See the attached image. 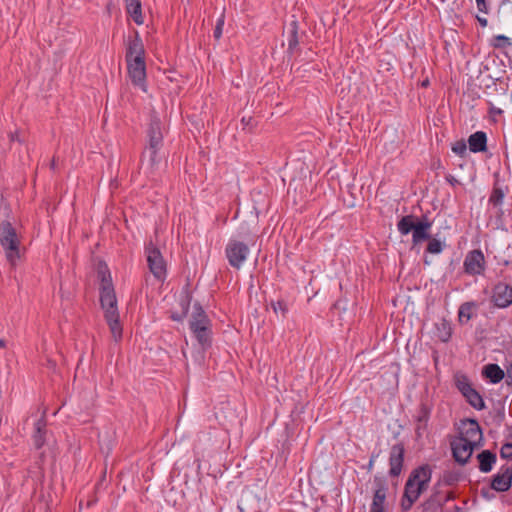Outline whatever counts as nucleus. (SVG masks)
Listing matches in <instances>:
<instances>
[{"label": "nucleus", "mask_w": 512, "mask_h": 512, "mask_svg": "<svg viewBox=\"0 0 512 512\" xmlns=\"http://www.w3.org/2000/svg\"><path fill=\"white\" fill-rule=\"evenodd\" d=\"M415 217L412 215H407L402 217L399 222L397 223V228L400 234L407 235L410 232L413 233L414 228L416 226Z\"/></svg>", "instance_id": "obj_24"}, {"label": "nucleus", "mask_w": 512, "mask_h": 512, "mask_svg": "<svg viewBox=\"0 0 512 512\" xmlns=\"http://www.w3.org/2000/svg\"><path fill=\"white\" fill-rule=\"evenodd\" d=\"M249 254L250 248L248 244L238 238L231 237L225 246V256L229 265L234 269H241Z\"/></svg>", "instance_id": "obj_8"}, {"label": "nucleus", "mask_w": 512, "mask_h": 512, "mask_svg": "<svg viewBox=\"0 0 512 512\" xmlns=\"http://www.w3.org/2000/svg\"><path fill=\"white\" fill-rule=\"evenodd\" d=\"M405 449L403 444L397 443L390 449L389 454V475L391 477H397L401 474L404 462Z\"/></svg>", "instance_id": "obj_15"}, {"label": "nucleus", "mask_w": 512, "mask_h": 512, "mask_svg": "<svg viewBox=\"0 0 512 512\" xmlns=\"http://www.w3.org/2000/svg\"><path fill=\"white\" fill-rule=\"evenodd\" d=\"M463 268L464 272L470 276L483 275L486 268L483 252L479 249L469 251L465 256Z\"/></svg>", "instance_id": "obj_10"}, {"label": "nucleus", "mask_w": 512, "mask_h": 512, "mask_svg": "<svg viewBox=\"0 0 512 512\" xmlns=\"http://www.w3.org/2000/svg\"><path fill=\"white\" fill-rule=\"evenodd\" d=\"M452 151H453L456 155H459V156L463 157V156L466 154V151H467V145H466V142H465L464 140L456 141V142L452 145Z\"/></svg>", "instance_id": "obj_30"}, {"label": "nucleus", "mask_w": 512, "mask_h": 512, "mask_svg": "<svg viewBox=\"0 0 512 512\" xmlns=\"http://www.w3.org/2000/svg\"><path fill=\"white\" fill-rule=\"evenodd\" d=\"M0 244L6 252V257L11 265H15L19 259V240L14 227L9 222H4L0 227Z\"/></svg>", "instance_id": "obj_6"}, {"label": "nucleus", "mask_w": 512, "mask_h": 512, "mask_svg": "<svg viewBox=\"0 0 512 512\" xmlns=\"http://www.w3.org/2000/svg\"><path fill=\"white\" fill-rule=\"evenodd\" d=\"M490 45L495 49H503L508 46H511V40L509 37L505 35H496L490 40Z\"/></svg>", "instance_id": "obj_29"}, {"label": "nucleus", "mask_w": 512, "mask_h": 512, "mask_svg": "<svg viewBox=\"0 0 512 512\" xmlns=\"http://www.w3.org/2000/svg\"><path fill=\"white\" fill-rule=\"evenodd\" d=\"M454 383L458 391L474 409L481 411L486 408L483 397L473 387L469 378L465 374L456 373L454 376Z\"/></svg>", "instance_id": "obj_7"}, {"label": "nucleus", "mask_w": 512, "mask_h": 512, "mask_svg": "<svg viewBox=\"0 0 512 512\" xmlns=\"http://www.w3.org/2000/svg\"><path fill=\"white\" fill-rule=\"evenodd\" d=\"M99 280V294L101 307L104 310L105 319L115 341L122 337V327L119 322L117 299L112 283L111 274L106 264L100 263L97 268Z\"/></svg>", "instance_id": "obj_1"}, {"label": "nucleus", "mask_w": 512, "mask_h": 512, "mask_svg": "<svg viewBox=\"0 0 512 512\" xmlns=\"http://www.w3.org/2000/svg\"><path fill=\"white\" fill-rule=\"evenodd\" d=\"M272 309L276 314L280 312L283 317H285L288 312V306H287L286 302L283 300H278L277 302H273Z\"/></svg>", "instance_id": "obj_31"}, {"label": "nucleus", "mask_w": 512, "mask_h": 512, "mask_svg": "<svg viewBox=\"0 0 512 512\" xmlns=\"http://www.w3.org/2000/svg\"><path fill=\"white\" fill-rule=\"evenodd\" d=\"M478 307V304L474 301H467L460 305L458 309V320L461 324L468 323L473 316L475 315V311Z\"/></svg>", "instance_id": "obj_21"}, {"label": "nucleus", "mask_w": 512, "mask_h": 512, "mask_svg": "<svg viewBox=\"0 0 512 512\" xmlns=\"http://www.w3.org/2000/svg\"><path fill=\"white\" fill-rule=\"evenodd\" d=\"M125 60L128 62V51L125 54Z\"/></svg>", "instance_id": "obj_43"}, {"label": "nucleus", "mask_w": 512, "mask_h": 512, "mask_svg": "<svg viewBox=\"0 0 512 512\" xmlns=\"http://www.w3.org/2000/svg\"><path fill=\"white\" fill-rule=\"evenodd\" d=\"M483 375L493 384L501 382L504 378L506 379V372H504L498 364H488L484 366Z\"/></svg>", "instance_id": "obj_22"}, {"label": "nucleus", "mask_w": 512, "mask_h": 512, "mask_svg": "<svg viewBox=\"0 0 512 512\" xmlns=\"http://www.w3.org/2000/svg\"><path fill=\"white\" fill-rule=\"evenodd\" d=\"M428 85H429V80H428V79H426V80H424V81L422 82V86H423V87H427Z\"/></svg>", "instance_id": "obj_41"}, {"label": "nucleus", "mask_w": 512, "mask_h": 512, "mask_svg": "<svg viewBox=\"0 0 512 512\" xmlns=\"http://www.w3.org/2000/svg\"><path fill=\"white\" fill-rule=\"evenodd\" d=\"M446 181L450 183L452 186H456L459 184V181L451 174L446 176Z\"/></svg>", "instance_id": "obj_37"}, {"label": "nucleus", "mask_w": 512, "mask_h": 512, "mask_svg": "<svg viewBox=\"0 0 512 512\" xmlns=\"http://www.w3.org/2000/svg\"><path fill=\"white\" fill-rule=\"evenodd\" d=\"M148 146L145 154L149 156L151 164H156L160 161L159 151L163 146V132L161 121L154 117L151 119L148 130Z\"/></svg>", "instance_id": "obj_5"}, {"label": "nucleus", "mask_w": 512, "mask_h": 512, "mask_svg": "<svg viewBox=\"0 0 512 512\" xmlns=\"http://www.w3.org/2000/svg\"><path fill=\"white\" fill-rule=\"evenodd\" d=\"M476 19L482 27H486L488 25V20L485 17L476 16Z\"/></svg>", "instance_id": "obj_38"}, {"label": "nucleus", "mask_w": 512, "mask_h": 512, "mask_svg": "<svg viewBox=\"0 0 512 512\" xmlns=\"http://www.w3.org/2000/svg\"><path fill=\"white\" fill-rule=\"evenodd\" d=\"M490 300L496 308L509 307L512 305V286L502 281L496 283L492 287Z\"/></svg>", "instance_id": "obj_11"}, {"label": "nucleus", "mask_w": 512, "mask_h": 512, "mask_svg": "<svg viewBox=\"0 0 512 512\" xmlns=\"http://www.w3.org/2000/svg\"><path fill=\"white\" fill-rule=\"evenodd\" d=\"M476 445L463 438L456 437L451 441V449L455 461L459 464H465L470 459Z\"/></svg>", "instance_id": "obj_12"}, {"label": "nucleus", "mask_w": 512, "mask_h": 512, "mask_svg": "<svg viewBox=\"0 0 512 512\" xmlns=\"http://www.w3.org/2000/svg\"><path fill=\"white\" fill-rule=\"evenodd\" d=\"M5 347V341L4 340H0V348H3Z\"/></svg>", "instance_id": "obj_42"}, {"label": "nucleus", "mask_w": 512, "mask_h": 512, "mask_svg": "<svg viewBox=\"0 0 512 512\" xmlns=\"http://www.w3.org/2000/svg\"><path fill=\"white\" fill-rule=\"evenodd\" d=\"M242 237H246L247 236V233H242L241 235Z\"/></svg>", "instance_id": "obj_44"}, {"label": "nucleus", "mask_w": 512, "mask_h": 512, "mask_svg": "<svg viewBox=\"0 0 512 512\" xmlns=\"http://www.w3.org/2000/svg\"><path fill=\"white\" fill-rule=\"evenodd\" d=\"M432 227V221L428 218L417 220L416 226L412 233V245L413 247L421 244L424 241H428L431 238L430 230Z\"/></svg>", "instance_id": "obj_17"}, {"label": "nucleus", "mask_w": 512, "mask_h": 512, "mask_svg": "<svg viewBox=\"0 0 512 512\" xmlns=\"http://www.w3.org/2000/svg\"><path fill=\"white\" fill-rule=\"evenodd\" d=\"M459 438L478 446L482 441L483 434L480 425L475 419H467L462 422Z\"/></svg>", "instance_id": "obj_13"}, {"label": "nucleus", "mask_w": 512, "mask_h": 512, "mask_svg": "<svg viewBox=\"0 0 512 512\" xmlns=\"http://www.w3.org/2000/svg\"><path fill=\"white\" fill-rule=\"evenodd\" d=\"M477 459L479 462V470L482 473H488L493 469L497 457L496 454L491 452L490 450H483L477 455Z\"/></svg>", "instance_id": "obj_20"}, {"label": "nucleus", "mask_w": 512, "mask_h": 512, "mask_svg": "<svg viewBox=\"0 0 512 512\" xmlns=\"http://www.w3.org/2000/svg\"><path fill=\"white\" fill-rule=\"evenodd\" d=\"M189 328L202 348L211 346V321L199 304L194 305V311L189 321Z\"/></svg>", "instance_id": "obj_4"}, {"label": "nucleus", "mask_w": 512, "mask_h": 512, "mask_svg": "<svg viewBox=\"0 0 512 512\" xmlns=\"http://www.w3.org/2000/svg\"><path fill=\"white\" fill-rule=\"evenodd\" d=\"M512 485V473L509 467H502L500 472L492 477L490 487L497 492H506Z\"/></svg>", "instance_id": "obj_16"}, {"label": "nucleus", "mask_w": 512, "mask_h": 512, "mask_svg": "<svg viewBox=\"0 0 512 512\" xmlns=\"http://www.w3.org/2000/svg\"><path fill=\"white\" fill-rule=\"evenodd\" d=\"M445 247V243L437 238H430L426 247V252L430 254H440Z\"/></svg>", "instance_id": "obj_28"}, {"label": "nucleus", "mask_w": 512, "mask_h": 512, "mask_svg": "<svg viewBox=\"0 0 512 512\" xmlns=\"http://www.w3.org/2000/svg\"><path fill=\"white\" fill-rule=\"evenodd\" d=\"M431 413V408L426 403H421L417 410L416 421L418 423V429L426 427Z\"/></svg>", "instance_id": "obj_25"}, {"label": "nucleus", "mask_w": 512, "mask_h": 512, "mask_svg": "<svg viewBox=\"0 0 512 512\" xmlns=\"http://www.w3.org/2000/svg\"><path fill=\"white\" fill-rule=\"evenodd\" d=\"M374 495L372 499V503L370 506V511H382L385 512V500H386V491L387 486L385 480L380 476L374 477Z\"/></svg>", "instance_id": "obj_14"}, {"label": "nucleus", "mask_w": 512, "mask_h": 512, "mask_svg": "<svg viewBox=\"0 0 512 512\" xmlns=\"http://www.w3.org/2000/svg\"><path fill=\"white\" fill-rule=\"evenodd\" d=\"M146 255L150 272L157 280L164 281L167 276V269L160 250L150 242L146 246Z\"/></svg>", "instance_id": "obj_9"}, {"label": "nucleus", "mask_w": 512, "mask_h": 512, "mask_svg": "<svg viewBox=\"0 0 512 512\" xmlns=\"http://www.w3.org/2000/svg\"><path fill=\"white\" fill-rule=\"evenodd\" d=\"M432 469L429 465H422L413 470L405 484L401 507L408 511L418 500L423 491L428 488L431 480Z\"/></svg>", "instance_id": "obj_2"}, {"label": "nucleus", "mask_w": 512, "mask_h": 512, "mask_svg": "<svg viewBox=\"0 0 512 512\" xmlns=\"http://www.w3.org/2000/svg\"><path fill=\"white\" fill-rule=\"evenodd\" d=\"M500 457L503 459L512 458V443H505L500 449Z\"/></svg>", "instance_id": "obj_33"}, {"label": "nucleus", "mask_w": 512, "mask_h": 512, "mask_svg": "<svg viewBox=\"0 0 512 512\" xmlns=\"http://www.w3.org/2000/svg\"><path fill=\"white\" fill-rule=\"evenodd\" d=\"M130 80L135 88L144 93L148 92L145 50L137 32L136 39L130 42Z\"/></svg>", "instance_id": "obj_3"}, {"label": "nucleus", "mask_w": 512, "mask_h": 512, "mask_svg": "<svg viewBox=\"0 0 512 512\" xmlns=\"http://www.w3.org/2000/svg\"><path fill=\"white\" fill-rule=\"evenodd\" d=\"M506 384L512 386V363L506 368Z\"/></svg>", "instance_id": "obj_36"}, {"label": "nucleus", "mask_w": 512, "mask_h": 512, "mask_svg": "<svg viewBox=\"0 0 512 512\" xmlns=\"http://www.w3.org/2000/svg\"><path fill=\"white\" fill-rule=\"evenodd\" d=\"M436 328L437 336L441 341L447 342L451 338L452 328L447 320L442 319L441 322L436 325Z\"/></svg>", "instance_id": "obj_26"}, {"label": "nucleus", "mask_w": 512, "mask_h": 512, "mask_svg": "<svg viewBox=\"0 0 512 512\" xmlns=\"http://www.w3.org/2000/svg\"><path fill=\"white\" fill-rule=\"evenodd\" d=\"M469 149L473 153L485 152L487 150V136L483 131H477L468 138Z\"/></svg>", "instance_id": "obj_19"}, {"label": "nucleus", "mask_w": 512, "mask_h": 512, "mask_svg": "<svg viewBox=\"0 0 512 512\" xmlns=\"http://www.w3.org/2000/svg\"><path fill=\"white\" fill-rule=\"evenodd\" d=\"M297 45H298V36H297L296 27H294L293 30L291 31L289 38H288V49L292 50Z\"/></svg>", "instance_id": "obj_34"}, {"label": "nucleus", "mask_w": 512, "mask_h": 512, "mask_svg": "<svg viewBox=\"0 0 512 512\" xmlns=\"http://www.w3.org/2000/svg\"><path fill=\"white\" fill-rule=\"evenodd\" d=\"M490 113L492 115H501L503 113V111L500 108L492 107L490 109Z\"/></svg>", "instance_id": "obj_39"}, {"label": "nucleus", "mask_w": 512, "mask_h": 512, "mask_svg": "<svg viewBox=\"0 0 512 512\" xmlns=\"http://www.w3.org/2000/svg\"><path fill=\"white\" fill-rule=\"evenodd\" d=\"M505 197V191L504 189L499 186L498 184H495L490 197L488 199V205L491 206L495 210V214L497 216H501L502 211V205Z\"/></svg>", "instance_id": "obj_18"}, {"label": "nucleus", "mask_w": 512, "mask_h": 512, "mask_svg": "<svg viewBox=\"0 0 512 512\" xmlns=\"http://www.w3.org/2000/svg\"><path fill=\"white\" fill-rule=\"evenodd\" d=\"M130 18H132L137 25L144 24L145 15L140 0H130Z\"/></svg>", "instance_id": "obj_23"}, {"label": "nucleus", "mask_w": 512, "mask_h": 512, "mask_svg": "<svg viewBox=\"0 0 512 512\" xmlns=\"http://www.w3.org/2000/svg\"><path fill=\"white\" fill-rule=\"evenodd\" d=\"M223 26H224V16H221L216 23V26L213 31V36L215 39H220L223 32Z\"/></svg>", "instance_id": "obj_32"}, {"label": "nucleus", "mask_w": 512, "mask_h": 512, "mask_svg": "<svg viewBox=\"0 0 512 512\" xmlns=\"http://www.w3.org/2000/svg\"><path fill=\"white\" fill-rule=\"evenodd\" d=\"M477 9L485 14L489 13V6L486 0H476Z\"/></svg>", "instance_id": "obj_35"}, {"label": "nucleus", "mask_w": 512, "mask_h": 512, "mask_svg": "<svg viewBox=\"0 0 512 512\" xmlns=\"http://www.w3.org/2000/svg\"><path fill=\"white\" fill-rule=\"evenodd\" d=\"M375 458H376V456H375V455H372V456L370 457V460H369V463H368V466H367V468H368V470H369V471H371V470L373 469L374 462H375Z\"/></svg>", "instance_id": "obj_40"}, {"label": "nucleus", "mask_w": 512, "mask_h": 512, "mask_svg": "<svg viewBox=\"0 0 512 512\" xmlns=\"http://www.w3.org/2000/svg\"><path fill=\"white\" fill-rule=\"evenodd\" d=\"M45 421L39 419L35 423V433L33 435L34 444L37 448H41L44 445V434H45Z\"/></svg>", "instance_id": "obj_27"}]
</instances>
